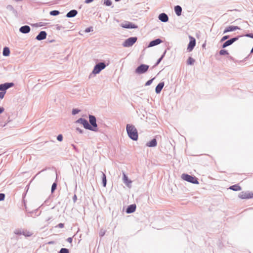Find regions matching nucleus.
<instances>
[{"label": "nucleus", "instance_id": "obj_1", "mask_svg": "<svg viewBox=\"0 0 253 253\" xmlns=\"http://www.w3.org/2000/svg\"><path fill=\"white\" fill-rule=\"evenodd\" d=\"M126 130L128 137L133 141H136L138 138V131L135 127L131 124H127Z\"/></svg>", "mask_w": 253, "mask_h": 253}, {"label": "nucleus", "instance_id": "obj_2", "mask_svg": "<svg viewBox=\"0 0 253 253\" xmlns=\"http://www.w3.org/2000/svg\"><path fill=\"white\" fill-rule=\"evenodd\" d=\"M181 178L184 180L192 184H198L199 183L198 179L194 175H189L187 173H183L181 175Z\"/></svg>", "mask_w": 253, "mask_h": 253}, {"label": "nucleus", "instance_id": "obj_3", "mask_svg": "<svg viewBox=\"0 0 253 253\" xmlns=\"http://www.w3.org/2000/svg\"><path fill=\"white\" fill-rule=\"evenodd\" d=\"M89 122L90 123V126L89 130L93 131L96 132L98 131L97 124L96 123V117L92 115H89Z\"/></svg>", "mask_w": 253, "mask_h": 253}, {"label": "nucleus", "instance_id": "obj_4", "mask_svg": "<svg viewBox=\"0 0 253 253\" xmlns=\"http://www.w3.org/2000/svg\"><path fill=\"white\" fill-rule=\"evenodd\" d=\"M149 68V66L144 64H141L135 70V73L138 75L145 74Z\"/></svg>", "mask_w": 253, "mask_h": 253}, {"label": "nucleus", "instance_id": "obj_5", "mask_svg": "<svg viewBox=\"0 0 253 253\" xmlns=\"http://www.w3.org/2000/svg\"><path fill=\"white\" fill-rule=\"evenodd\" d=\"M136 37H131L126 39L122 43V45L125 47H128L132 46L137 41Z\"/></svg>", "mask_w": 253, "mask_h": 253}, {"label": "nucleus", "instance_id": "obj_6", "mask_svg": "<svg viewBox=\"0 0 253 253\" xmlns=\"http://www.w3.org/2000/svg\"><path fill=\"white\" fill-rule=\"evenodd\" d=\"M106 65L103 62L96 64L93 69L92 73L94 75L99 74L102 70L105 68Z\"/></svg>", "mask_w": 253, "mask_h": 253}, {"label": "nucleus", "instance_id": "obj_7", "mask_svg": "<svg viewBox=\"0 0 253 253\" xmlns=\"http://www.w3.org/2000/svg\"><path fill=\"white\" fill-rule=\"evenodd\" d=\"M243 37L242 35L238 36L237 37H235L234 38H231L229 40L225 41L221 45L222 48H224L231 44H232L234 42L238 41L240 37Z\"/></svg>", "mask_w": 253, "mask_h": 253}, {"label": "nucleus", "instance_id": "obj_8", "mask_svg": "<svg viewBox=\"0 0 253 253\" xmlns=\"http://www.w3.org/2000/svg\"><path fill=\"white\" fill-rule=\"evenodd\" d=\"M238 197L242 199L253 198V193L249 191H242L239 194Z\"/></svg>", "mask_w": 253, "mask_h": 253}, {"label": "nucleus", "instance_id": "obj_9", "mask_svg": "<svg viewBox=\"0 0 253 253\" xmlns=\"http://www.w3.org/2000/svg\"><path fill=\"white\" fill-rule=\"evenodd\" d=\"M121 26L125 29H137L138 26L136 24L129 21H125V23H122Z\"/></svg>", "mask_w": 253, "mask_h": 253}, {"label": "nucleus", "instance_id": "obj_10", "mask_svg": "<svg viewBox=\"0 0 253 253\" xmlns=\"http://www.w3.org/2000/svg\"><path fill=\"white\" fill-rule=\"evenodd\" d=\"M190 41L188 44L187 50L188 52L192 51L196 45V40L192 36H189Z\"/></svg>", "mask_w": 253, "mask_h": 253}, {"label": "nucleus", "instance_id": "obj_11", "mask_svg": "<svg viewBox=\"0 0 253 253\" xmlns=\"http://www.w3.org/2000/svg\"><path fill=\"white\" fill-rule=\"evenodd\" d=\"M76 123H79L83 125L84 127L86 129L89 130V127H90V125L87 120L84 118H79L76 121Z\"/></svg>", "mask_w": 253, "mask_h": 253}, {"label": "nucleus", "instance_id": "obj_12", "mask_svg": "<svg viewBox=\"0 0 253 253\" xmlns=\"http://www.w3.org/2000/svg\"><path fill=\"white\" fill-rule=\"evenodd\" d=\"M46 32L44 31H42L36 36L35 39L38 41H42L46 39Z\"/></svg>", "mask_w": 253, "mask_h": 253}, {"label": "nucleus", "instance_id": "obj_13", "mask_svg": "<svg viewBox=\"0 0 253 253\" xmlns=\"http://www.w3.org/2000/svg\"><path fill=\"white\" fill-rule=\"evenodd\" d=\"M240 29V28L237 26H229L227 27L223 31V34H225L228 32H232L237 30Z\"/></svg>", "mask_w": 253, "mask_h": 253}, {"label": "nucleus", "instance_id": "obj_14", "mask_svg": "<svg viewBox=\"0 0 253 253\" xmlns=\"http://www.w3.org/2000/svg\"><path fill=\"white\" fill-rule=\"evenodd\" d=\"M162 42H163L162 40L159 38L155 39V40L151 41L149 42V43L148 45V47H153V46L157 45L160 44L161 43H162Z\"/></svg>", "mask_w": 253, "mask_h": 253}, {"label": "nucleus", "instance_id": "obj_15", "mask_svg": "<svg viewBox=\"0 0 253 253\" xmlns=\"http://www.w3.org/2000/svg\"><path fill=\"white\" fill-rule=\"evenodd\" d=\"M159 19L163 22L166 23L169 21V16L165 13H162L159 15Z\"/></svg>", "mask_w": 253, "mask_h": 253}, {"label": "nucleus", "instance_id": "obj_16", "mask_svg": "<svg viewBox=\"0 0 253 253\" xmlns=\"http://www.w3.org/2000/svg\"><path fill=\"white\" fill-rule=\"evenodd\" d=\"M31 28L29 26L24 25L19 29V32L23 34H28L30 32Z\"/></svg>", "mask_w": 253, "mask_h": 253}, {"label": "nucleus", "instance_id": "obj_17", "mask_svg": "<svg viewBox=\"0 0 253 253\" xmlns=\"http://www.w3.org/2000/svg\"><path fill=\"white\" fill-rule=\"evenodd\" d=\"M136 206L135 204H131L127 207L126 212L127 213H131L134 212L136 210Z\"/></svg>", "mask_w": 253, "mask_h": 253}, {"label": "nucleus", "instance_id": "obj_18", "mask_svg": "<svg viewBox=\"0 0 253 253\" xmlns=\"http://www.w3.org/2000/svg\"><path fill=\"white\" fill-rule=\"evenodd\" d=\"M165 85V83L161 82L158 84L155 88V92L157 94L160 93Z\"/></svg>", "mask_w": 253, "mask_h": 253}, {"label": "nucleus", "instance_id": "obj_19", "mask_svg": "<svg viewBox=\"0 0 253 253\" xmlns=\"http://www.w3.org/2000/svg\"><path fill=\"white\" fill-rule=\"evenodd\" d=\"M78 11L76 9H72L69 11L66 14V16L68 18H73L78 14Z\"/></svg>", "mask_w": 253, "mask_h": 253}, {"label": "nucleus", "instance_id": "obj_20", "mask_svg": "<svg viewBox=\"0 0 253 253\" xmlns=\"http://www.w3.org/2000/svg\"><path fill=\"white\" fill-rule=\"evenodd\" d=\"M146 145L149 147H154L157 145V141L156 138H153L150 141L148 142Z\"/></svg>", "mask_w": 253, "mask_h": 253}, {"label": "nucleus", "instance_id": "obj_21", "mask_svg": "<svg viewBox=\"0 0 253 253\" xmlns=\"http://www.w3.org/2000/svg\"><path fill=\"white\" fill-rule=\"evenodd\" d=\"M123 179L124 182L128 187H129V185L132 183V181L128 179L127 176L124 172H123Z\"/></svg>", "mask_w": 253, "mask_h": 253}, {"label": "nucleus", "instance_id": "obj_22", "mask_svg": "<svg viewBox=\"0 0 253 253\" xmlns=\"http://www.w3.org/2000/svg\"><path fill=\"white\" fill-rule=\"evenodd\" d=\"M6 90L2 84H0V99L3 98Z\"/></svg>", "mask_w": 253, "mask_h": 253}, {"label": "nucleus", "instance_id": "obj_23", "mask_svg": "<svg viewBox=\"0 0 253 253\" xmlns=\"http://www.w3.org/2000/svg\"><path fill=\"white\" fill-rule=\"evenodd\" d=\"M174 10L177 16H179L181 15L182 9L180 5H177L175 6Z\"/></svg>", "mask_w": 253, "mask_h": 253}, {"label": "nucleus", "instance_id": "obj_24", "mask_svg": "<svg viewBox=\"0 0 253 253\" xmlns=\"http://www.w3.org/2000/svg\"><path fill=\"white\" fill-rule=\"evenodd\" d=\"M10 51L8 47L5 46L3 48L2 55L4 56H8L10 55Z\"/></svg>", "mask_w": 253, "mask_h": 253}, {"label": "nucleus", "instance_id": "obj_25", "mask_svg": "<svg viewBox=\"0 0 253 253\" xmlns=\"http://www.w3.org/2000/svg\"><path fill=\"white\" fill-rule=\"evenodd\" d=\"M166 52H167V50H165V51L164 52V53H163V54L161 55V56L158 59V60L157 61L156 63L155 64V65L153 66V68L154 67H156L157 66H158L160 63V62H161V61L163 60V59L164 58V57H165V55H166Z\"/></svg>", "mask_w": 253, "mask_h": 253}, {"label": "nucleus", "instance_id": "obj_26", "mask_svg": "<svg viewBox=\"0 0 253 253\" xmlns=\"http://www.w3.org/2000/svg\"><path fill=\"white\" fill-rule=\"evenodd\" d=\"M229 189L234 191H238L241 190L242 188L239 185L235 184L229 187Z\"/></svg>", "mask_w": 253, "mask_h": 253}, {"label": "nucleus", "instance_id": "obj_27", "mask_svg": "<svg viewBox=\"0 0 253 253\" xmlns=\"http://www.w3.org/2000/svg\"><path fill=\"white\" fill-rule=\"evenodd\" d=\"M102 173V185L103 187H105L106 186L107 184V179H106V174L103 172Z\"/></svg>", "mask_w": 253, "mask_h": 253}, {"label": "nucleus", "instance_id": "obj_28", "mask_svg": "<svg viewBox=\"0 0 253 253\" xmlns=\"http://www.w3.org/2000/svg\"><path fill=\"white\" fill-rule=\"evenodd\" d=\"M5 88L6 90L8 88L13 87L14 85V84L12 82L11 83H5L2 84Z\"/></svg>", "mask_w": 253, "mask_h": 253}, {"label": "nucleus", "instance_id": "obj_29", "mask_svg": "<svg viewBox=\"0 0 253 253\" xmlns=\"http://www.w3.org/2000/svg\"><path fill=\"white\" fill-rule=\"evenodd\" d=\"M195 60L191 57H189L187 60V64L189 65H192L194 64Z\"/></svg>", "mask_w": 253, "mask_h": 253}, {"label": "nucleus", "instance_id": "obj_30", "mask_svg": "<svg viewBox=\"0 0 253 253\" xmlns=\"http://www.w3.org/2000/svg\"><path fill=\"white\" fill-rule=\"evenodd\" d=\"M14 233L17 235H23L27 236H30L31 235H25L24 232H22L21 230L17 229L14 231Z\"/></svg>", "mask_w": 253, "mask_h": 253}, {"label": "nucleus", "instance_id": "obj_31", "mask_svg": "<svg viewBox=\"0 0 253 253\" xmlns=\"http://www.w3.org/2000/svg\"><path fill=\"white\" fill-rule=\"evenodd\" d=\"M49 14L52 16H57L60 14V12L58 10H54L50 11Z\"/></svg>", "mask_w": 253, "mask_h": 253}, {"label": "nucleus", "instance_id": "obj_32", "mask_svg": "<svg viewBox=\"0 0 253 253\" xmlns=\"http://www.w3.org/2000/svg\"><path fill=\"white\" fill-rule=\"evenodd\" d=\"M57 182L55 181L54 182L52 186H51V193H54V191L57 188Z\"/></svg>", "mask_w": 253, "mask_h": 253}, {"label": "nucleus", "instance_id": "obj_33", "mask_svg": "<svg viewBox=\"0 0 253 253\" xmlns=\"http://www.w3.org/2000/svg\"><path fill=\"white\" fill-rule=\"evenodd\" d=\"M219 54L220 55H228L229 52H228L227 50H226L225 49H221L219 51Z\"/></svg>", "mask_w": 253, "mask_h": 253}, {"label": "nucleus", "instance_id": "obj_34", "mask_svg": "<svg viewBox=\"0 0 253 253\" xmlns=\"http://www.w3.org/2000/svg\"><path fill=\"white\" fill-rule=\"evenodd\" d=\"M6 8L8 10L12 11L13 13H16V10L14 8V7L11 5H8L6 7Z\"/></svg>", "mask_w": 253, "mask_h": 253}, {"label": "nucleus", "instance_id": "obj_35", "mask_svg": "<svg viewBox=\"0 0 253 253\" xmlns=\"http://www.w3.org/2000/svg\"><path fill=\"white\" fill-rule=\"evenodd\" d=\"M112 4V1L111 0H104V4L106 6H111Z\"/></svg>", "mask_w": 253, "mask_h": 253}, {"label": "nucleus", "instance_id": "obj_36", "mask_svg": "<svg viewBox=\"0 0 253 253\" xmlns=\"http://www.w3.org/2000/svg\"><path fill=\"white\" fill-rule=\"evenodd\" d=\"M59 253H69V250L67 248H61Z\"/></svg>", "mask_w": 253, "mask_h": 253}, {"label": "nucleus", "instance_id": "obj_37", "mask_svg": "<svg viewBox=\"0 0 253 253\" xmlns=\"http://www.w3.org/2000/svg\"><path fill=\"white\" fill-rule=\"evenodd\" d=\"M80 111H81V110L80 109H76V108L73 109L72 111V114L73 115H75L78 114Z\"/></svg>", "mask_w": 253, "mask_h": 253}, {"label": "nucleus", "instance_id": "obj_38", "mask_svg": "<svg viewBox=\"0 0 253 253\" xmlns=\"http://www.w3.org/2000/svg\"><path fill=\"white\" fill-rule=\"evenodd\" d=\"M154 79H155V78H153L148 80V81H147L145 84V85L149 86V85H151Z\"/></svg>", "mask_w": 253, "mask_h": 253}, {"label": "nucleus", "instance_id": "obj_39", "mask_svg": "<svg viewBox=\"0 0 253 253\" xmlns=\"http://www.w3.org/2000/svg\"><path fill=\"white\" fill-rule=\"evenodd\" d=\"M229 38V35H225V36H224L220 40V42H222L225 41H226V40H227L228 38Z\"/></svg>", "mask_w": 253, "mask_h": 253}, {"label": "nucleus", "instance_id": "obj_40", "mask_svg": "<svg viewBox=\"0 0 253 253\" xmlns=\"http://www.w3.org/2000/svg\"><path fill=\"white\" fill-rule=\"evenodd\" d=\"M92 31H93V27H89L86 28L84 30V32L85 33H89Z\"/></svg>", "mask_w": 253, "mask_h": 253}, {"label": "nucleus", "instance_id": "obj_41", "mask_svg": "<svg viewBox=\"0 0 253 253\" xmlns=\"http://www.w3.org/2000/svg\"><path fill=\"white\" fill-rule=\"evenodd\" d=\"M105 233H106L105 230L101 229L99 232V236L102 237L104 236V235L105 234Z\"/></svg>", "mask_w": 253, "mask_h": 253}, {"label": "nucleus", "instance_id": "obj_42", "mask_svg": "<svg viewBox=\"0 0 253 253\" xmlns=\"http://www.w3.org/2000/svg\"><path fill=\"white\" fill-rule=\"evenodd\" d=\"M57 139L60 142L62 141L63 140V135L61 134H59L57 136Z\"/></svg>", "mask_w": 253, "mask_h": 253}, {"label": "nucleus", "instance_id": "obj_43", "mask_svg": "<svg viewBox=\"0 0 253 253\" xmlns=\"http://www.w3.org/2000/svg\"><path fill=\"white\" fill-rule=\"evenodd\" d=\"M244 36L253 39V33H247L244 35Z\"/></svg>", "mask_w": 253, "mask_h": 253}, {"label": "nucleus", "instance_id": "obj_44", "mask_svg": "<svg viewBox=\"0 0 253 253\" xmlns=\"http://www.w3.org/2000/svg\"><path fill=\"white\" fill-rule=\"evenodd\" d=\"M5 198V194L3 193H0V201H3Z\"/></svg>", "mask_w": 253, "mask_h": 253}, {"label": "nucleus", "instance_id": "obj_45", "mask_svg": "<svg viewBox=\"0 0 253 253\" xmlns=\"http://www.w3.org/2000/svg\"><path fill=\"white\" fill-rule=\"evenodd\" d=\"M59 228H62L63 227H64V223H60L58 224V225L57 226Z\"/></svg>", "mask_w": 253, "mask_h": 253}, {"label": "nucleus", "instance_id": "obj_46", "mask_svg": "<svg viewBox=\"0 0 253 253\" xmlns=\"http://www.w3.org/2000/svg\"><path fill=\"white\" fill-rule=\"evenodd\" d=\"M76 130L78 131V132H79L80 133H83V130L81 128H79V127H77L76 128Z\"/></svg>", "mask_w": 253, "mask_h": 253}, {"label": "nucleus", "instance_id": "obj_47", "mask_svg": "<svg viewBox=\"0 0 253 253\" xmlns=\"http://www.w3.org/2000/svg\"><path fill=\"white\" fill-rule=\"evenodd\" d=\"M73 202L74 203H75L77 201V197L76 195L75 194L74 195V196L73 197Z\"/></svg>", "mask_w": 253, "mask_h": 253}, {"label": "nucleus", "instance_id": "obj_48", "mask_svg": "<svg viewBox=\"0 0 253 253\" xmlns=\"http://www.w3.org/2000/svg\"><path fill=\"white\" fill-rule=\"evenodd\" d=\"M56 26H57L56 27V29L58 30H60L62 28H63V27L62 26H60V25H57Z\"/></svg>", "mask_w": 253, "mask_h": 253}, {"label": "nucleus", "instance_id": "obj_49", "mask_svg": "<svg viewBox=\"0 0 253 253\" xmlns=\"http://www.w3.org/2000/svg\"><path fill=\"white\" fill-rule=\"evenodd\" d=\"M67 241L68 242L70 243H71L72 242V241H73V239H72V238L71 237H69L67 239Z\"/></svg>", "mask_w": 253, "mask_h": 253}, {"label": "nucleus", "instance_id": "obj_50", "mask_svg": "<svg viewBox=\"0 0 253 253\" xmlns=\"http://www.w3.org/2000/svg\"><path fill=\"white\" fill-rule=\"evenodd\" d=\"M94 0H85L84 3H89L92 2Z\"/></svg>", "mask_w": 253, "mask_h": 253}, {"label": "nucleus", "instance_id": "obj_51", "mask_svg": "<svg viewBox=\"0 0 253 253\" xmlns=\"http://www.w3.org/2000/svg\"><path fill=\"white\" fill-rule=\"evenodd\" d=\"M4 110V109L3 107L0 106V114H1Z\"/></svg>", "mask_w": 253, "mask_h": 253}, {"label": "nucleus", "instance_id": "obj_52", "mask_svg": "<svg viewBox=\"0 0 253 253\" xmlns=\"http://www.w3.org/2000/svg\"><path fill=\"white\" fill-rule=\"evenodd\" d=\"M229 58L230 59L232 60H234V58L232 56H229Z\"/></svg>", "mask_w": 253, "mask_h": 253}, {"label": "nucleus", "instance_id": "obj_53", "mask_svg": "<svg viewBox=\"0 0 253 253\" xmlns=\"http://www.w3.org/2000/svg\"><path fill=\"white\" fill-rule=\"evenodd\" d=\"M72 145L74 149L76 150V147L75 145H74V144H72Z\"/></svg>", "mask_w": 253, "mask_h": 253}, {"label": "nucleus", "instance_id": "obj_54", "mask_svg": "<svg viewBox=\"0 0 253 253\" xmlns=\"http://www.w3.org/2000/svg\"><path fill=\"white\" fill-rule=\"evenodd\" d=\"M46 169H43L42 170H41V171H40L37 174H39L40 173H41V172L42 171H43L44 170H45Z\"/></svg>", "mask_w": 253, "mask_h": 253}, {"label": "nucleus", "instance_id": "obj_55", "mask_svg": "<svg viewBox=\"0 0 253 253\" xmlns=\"http://www.w3.org/2000/svg\"><path fill=\"white\" fill-rule=\"evenodd\" d=\"M51 217H48L47 219H46V221H48L49 220H50L51 219Z\"/></svg>", "mask_w": 253, "mask_h": 253}, {"label": "nucleus", "instance_id": "obj_56", "mask_svg": "<svg viewBox=\"0 0 253 253\" xmlns=\"http://www.w3.org/2000/svg\"><path fill=\"white\" fill-rule=\"evenodd\" d=\"M0 126H1V127L4 126H5V124H4V125H0Z\"/></svg>", "mask_w": 253, "mask_h": 253}, {"label": "nucleus", "instance_id": "obj_57", "mask_svg": "<svg viewBox=\"0 0 253 253\" xmlns=\"http://www.w3.org/2000/svg\"><path fill=\"white\" fill-rule=\"evenodd\" d=\"M53 243V242H49L48 243L49 244H52Z\"/></svg>", "mask_w": 253, "mask_h": 253}, {"label": "nucleus", "instance_id": "obj_58", "mask_svg": "<svg viewBox=\"0 0 253 253\" xmlns=\"http://www.w3.org/2000/svg\"><path fill=\"white\" fill-rule=\"evenodd\" d=\"M120 0H115V1H116V2H118V1H120Z\"/></svg>", "mask_w": 253, "mask_h": 253}, {"label": "nucleus", "instance_id": "obj_59", "mask_svg": "<svg viewBox=\"0 0 253 253\" xmlns=\"http://www.w3.org/2000/svg\"><path fill=\"white\" fill-rule=\"evenodd\" d=\"M41 23H40V24H39V25L40 26H42V25Z\"/></svg>", "mask_w": 253, "mask_h": 253}, {"label": "nucleus", "instance_id": "obj_60", "mask_svg": "<svg viewBox=\"0 0 253 253\" xmlns=\"http://www.w3.org/2000/svg\"><path fill=\"white\" fill-rule=\"evenodd\" d=\"M205 44H203V46H205Z\"/></svg>", "mask_w": 253, "mask_h": 253}]
</instances>
